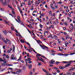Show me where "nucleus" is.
Here are the masks:
<instances>
[{
  "mask_svg": "<svg viewBox=\"0 0 75 75\" xmlns=\"http://www.w3.org/2000/svg\"><path fill=\"white\" fill-rule=\"evenodd\" d=\"M1 10L2 11H4V10H5L4 9V8H1Z\"/></svg>",
  "mask_w": 75,
  "mask_h": 75,
  "instance_id": "nucleus-45",
  "label": "nucleus"
},
{
  "mask_svg": "<svg viewBox=\"0 0 75 75\" xmlns=\"http://www.w3.org/2000/svg\"><path fill=\"white\" fill-rule=\"evenodd\" d=\"M63 74H64V73H61L59 75H62Z\"/></svg>",
  "mask_w": 75,
  "mask_h": 75,
  "instance_id": "nucleus-63",
  "label": "nucleus"
},
{
  "mask_svg": "<svg viewBox=\"0 0 75 75\" xmlns=\"http://www.w3.org/2000/svg\"><path fill=\"white\" fill-rule=\"evenodd\" d=\"M51 52H54V53L56 52V51H54V50H51Z\"/></svg>",
  "mask_w": 75,
  "mask_h": 75,
  "instance_id": "nucleus-28",
  "label": "nucleus"
},
{
  "mask_svg": "<svg viewBox=\"0 0 75 75\" xmlns=\"http://www.w3.org/2000/svg\"><path fill=\"white\" fill-rule=\"evenodd\" d=\"M33 72H35V69H34V68H33Z\"/></svg>",
  "mask_w": 75,
  "mask_h": 75,
  "instance_id": "nucleus-48",
  "label": "nucleus"
},
{
  "mask_svg": "<svg viewBox=\"0 0 75 75\" xmlns=\"http://www.w3.org/2000/svg\"><path fill=\"white\" fill-rule=\"evenodd\" d=\"M52 10H54V9L55 10V8H54V6H51Z\"/></svg>",
  "mask_w": 75,
  "mask_h": 75,
  "instance_id": "nucleus-17",
  "label": "nucleus"
},
{
  "mask_svg": "<svg viewBox=\"0 0 75 75\" xmlns=\"http://www.w3.org/2000/svg\"><path fill=\"white\" fill-rule=\"evenodd\" d=\"M28 64H31V63H32V62H31V61H29L28 62Z\"/></svg>",
  "mask_w": 75,
  "mask_h": 75,
  "instance_id": "nucleus-47",
  "label": "nucleus"
},
{
  "mask_svg": "<svg viewBox=\"0 0 75 75\" xmlns=\"http://www.w3.org/2000/svg\"><path fill=\"white\" fill-rule=\"evenodd\" d=\"M21 42L22 43H24V42H25L24 41L22 40H21Z\"/></svg>",
  "mask_w": 75,
  "mask_h": 75,
  "instance_id": "nucleus-27",
  "label": "nucleus"
},
{
  "mask_svg": "<svg viewBox=\"0 0 75 75\" xmlns=\"http://www.w3.org/2000/svg\"><path fill=\"white\" fill-rule=\"evenodd\" d=\"M11 50H8V51H7V52L8 53H10V52Z\"/></svg>",
  "mask_w": 75,
  "mask_h": 75,
  "instance_id": "nucleus-32",
  "label": "nucleus"
},
{
  "mask_svg": "<svg viewBox=\"0 0 75 75\" xmlns=\"http://www.w3.org/2000/svg\"><path fill=\"white\" fill-rule=\"evenodd\" d=\"M28 67L29 69H31V68H32V64L28 65Z\"/></svg>",
  "mask_w": 75,
  "mask_h": 75,
  "instance_id": "nucleus-7",
  "label": "nucleus"
},
{
  "mask_svg": "<svg viewBox=\"0 0 75 75\" xmlns=\"http://www.w3.org/2000/svg\"><path fill=\"white\" fill-rule=\"evenodd\" d=\"M41 47H42V48L43 49H44V50H45V47H44V45H43V46H41Z\"/></svg>",
  "mask_w": 75,
  "mask_h": 75,
  "instance_id": "nucleus-41",
  "label": "nucleus"
},
{
  "mask_svg": "<svg viewBox=\"0 0 75 75\" xmlns=\"http://www.w3.org/2000/svg\"><path fill=\"white\" fill-rule=\"evenodd\" d=\"M8 7H9V8H10L11 10H13V7H12V6L8 5Z\"/></svg>",
  "mask_w": 75,
  "mask_h": 75,
  "instance_id": "nucleus-6",
  "label": "nucleus"
},
{
  "mask_svg": "<svg viewBox=\"0 0 75 75\" xmlns=\"http://www.w3.org/2000/svg\"><path fill=\"white\" fill-rule=\"evenodd\" d=\"M49 14H50V15L51 16H52V12H51V11H50L49 12Z\"/></svg>",
  "mask_w": 75,
  "mask_h": 75,
  "instance_id": "nucleus-10",
  "label": "nucleus"
},
{
  "mask_svg": "<svg viewBox=\"0 0 75 75\" xmlns=\"http://www.w3.org/2000/svg\"><path fill=\"white\" fill-rule=\"evenodd\" d=\"M2 5H4V6H6L7 5V2L6 1V0H4V2L2 4Z\"/></svg>",
  "mask_w": 75,
  "mask_h": 75,
  "instance_id": "nucleus-2",
  "label": "nucleus"
},
{
  "mask_svg": "<svg viewBox=\"0 0 75 75\" xmlns=\"http://www.w3.org/2000/svg\"><path fill=\"white\" fill-rule=\"evenodd\" d=\"M21 62H22V63H24V61L23 60H21Z\"/></svg>",
  "mask_w": 75,
  "mask_h": 75,
  "instance_id": "nucleus-55",
  "label": "nucleus"
},
{
  "mask_svg": "<svg viewBox=\"0 0 75 75\" xmlns=\"http://www.w3.org/2000/svg\"><path fill=\"white\" fill-rule=\"evenodd\" d=\"M53 68H54V69H58V68H57V67H53Z\"/></svg>",
  "mask_w": 75,
  "mask_h": 75,
  "instance_id": "nucleus-35",
  "label": "nucleus"
},
{
  "mask_svg": "<svg viewBox=\"0 0 75 75\" xmlns=\"http://www.w3.org/2000/svg\"><path fill=\"white\" fill-rule=\"evenodd\" d=\"M3 33H4V34H5V35H6V34H7V31L5 30H3Z\"/></svg>",
  "mask_w": 75,
  "mask_h": 75,
  "instance_id": "nucleus-8",
  "label": "nucleus"
},
{
  "mask_svg": "<svg viewBox=\"0 0 75 75\" xmlns=\"http://www.w3.org/2000/svg\"><path fill=\"white\" fill-rule=\"evenodd\" d=\"M63 62V63H68V62H65V61H63V62Z\"/></svg>",
  "mask_w": 75,
  "mask_h": 75,
  "instance_id": "nucleus-53",
  "label": "nucleus"
},
{
  "mask_svg": "<svg viewBox=\"0 0 75 75\" xmlns=\"http://www.w3.org/2000/svg\"><path fill=\"white\" fill-rule=\"evenodd\" d=\"M14 28L13 27H11V30H13V31H14Z\"/></svg>",
  "mask_w": 75,
  "mask_h": 75,
  "instance_id": "nucleus-26",
  "label": "nucleus"
},
{
  "mask_svg": "<svg viewBox=\"0 0 75 75\" xmlns=\"http://www.w3.org/2000/svg\"><path fill=\"white\" fill-rule=\"evenodd\" d=\"M18 34L19 36V37H21V38H22V36H21V35H20V33H18Z\"/></svg>",
  "mask_w": 75,
  "mask_h": 75,
  "instance_id": "nucleus-15",
  "label": "nucleus"
},
{
  "mask_svg": "<svg viewBox=\"0 0 75 75\" xmlns=\"http://www.w3.org/2000/svg\"><path fill=\"white\" fill-rule=\"evenodd\" d=\"M42 69L43 71H44L45 72H46V73H47V71L45 70V69Z\"/></svg>",
  "mask_w": 75,
  "mask_h": 75,
  "instance_id": "nucleus-20",
  "label": "nucleus"
},
{
  "mask_svg": "<svg viewBox=\"0 0 75 75\" xmlns=\"http://www.w3.org/2000/svg\"><path fill=\"white\" fill-rule=\"evenodd\" d=\"M37 42H38V43H42L41 42V41H40V40H38L37 41Z\"/></svg>",
  "mask_w": 75,
  "mask_h": 75,
  "instance_id": "nucleus-16",
  "label": "nucleus"
},
{
  "mask_svg": "<svg viewBox=\"0 0 75 75\" xmlns=\"http://www.w3.org/2000/svg\"><path fill=\"white\" fill-rule=\"evenodd\" d=\"M18 10H19V11H20V10H21V8H20V7H19V6H18Z\"/></svg>",
  "mask_w": 75,
  "mask_h": 75,
  "instance_id": "nucleus-46",
  "label": "nucleus"
},
{
  "mask_svg": "<svg viewBox=\"0 0 75 75\" xmlns=\"http://www.w3.org/2000/svg\"><path fill=\"white\" fill-rule=\"evenodd\" d=\"M28 4V6H30L31 4V3H29Z\"/></svg>",
  "mask_w": 75,
  "mask_h": 75,
  "instance_id": "nucleus-60",
  "label": "nucleus"
},
{
  "mask_svg": "<svg viewBox=\"0 0 75 75\" xmlns=\"http://www.w3.org/2000/svg\"><path fill=\"white\" fill-rule=\"evenodd\" d=\"M0 61H1L2 62H3V63L1 64L2 66H5V65H8L6 63V61H4L3 60H2V59L0 58Z\"/></svg>",
  "mask_w": 75,
  "mask_h": 75,
  "instance_id": "nucleus-1",
  "label": "nucleus"
},
{
  "mask_svg": "<svg viewBox=\"0 0 75 75\" xmlns=\"http://www.w3.org/2000/svg\"><path fill=\"white\" fill-rule=\"evenodd\" d=\"M51 62H55V61L54 60V59L51 60Z\"/></svg>",
  "mask_w": 75,
  "mask_h": 75,
  "instance_id": "nucleus-43",
  "label": "nucleus"
},
{
  "mask_svg": "<svg viewBox=\"0 0 75 75\" xmlns=\"http://www.w3.org/2000/svg\"><path fill=\"white\" fill-rule=\"evenodd\" d=\"M53 23L54 25H55V21H53Z\"/></svg>",
  "mask_w": 75,
  "mask_h": 75,
  "instance_id": "nucleus-61",
  "label": "nucleus"
},
{
  "mask_svg": "<svg viewBox=\"0 0 75 75\" xmlns=\"http://www.w3.org/2000/svg\"><path fill=\"white\" fill-rule=\"evenodd\" d=\"M8 32H9V33H10L11 34L12 33H13V32L11 31V30H8Z\"/></svg>",
  "mask_w": 75,
  "mask_h": 75,
  "instance_id": "nucleus-21",
  "label": "nucleus"
},
{
  "mask_svg": "<svg viewBox=\"0 0 75 75\" xmlns=\"http://www.w3.org/2000/svg\"><path fill=\"white\" fill-rule=\"evenodd\" d=\"M50 54L51 55H55V54L53 53H50Z\"/></svg>",
  "mask_w": 75,
  "mask_h": 75,
  "instance_id": "nucleus-13",
  "label": "nucleus"
},
{
  "mask_svg": "<svg viewBox=\"0 0 75 75\" xmlns=\"http://www.w3.org/2000/svg\"><path fill=\"white\" fill-rule=\"evenodd\" d=\"M15 31H16V33H17V34H18V31H17V30H16V29H15Z\"/></svg>",
  "mask_w": 75,
  "mask_h": 75,
  "instance_id": "nucleus-44",
  "label": "nucleus"
},
{
  "mask_svg": "<svg viewBox=\"0 0 75 75\" xmlns=\"http://www.w3.org/2000/svg\"><path fill=\"white\" fill-rule=\"evenodd\" d=\"M56 63H55V64H56V65H58V63H60V62H56Z\"/></svg>",
  "mask_w": 75,
  "mask_h": 75,
  "instance_id": "nucleus-18",
  "label": "nucleus"
},
{
  "mask_svg": "<svg viewBox=\"0 0 75 75\" xmlns=\"http://www.w3.org/2000/svg\"><path fill=\"white\" fill-rule=\"evenodd\" d=\"M50 64H54V63L52 62H50Z\"/></svg>",
  "mask_w": 75,
  "mask_h": 75,
  "instance_id": "nucleus-42",
  "label": "nucleus"
},
{
  "mask_svg": "<svg viewBox=\"0 0 75 75\" xmlns=\"http://www.w3.org/2000/svg\"><path fill=\"white\" fill-rule=\"evenodd\" d=\"M25 62H28V59H25Z\"/></svg>",
  "mask_w": 75,
  "mask_h": 75,
  "instance_id": "nucleus-54",
  "label": "nucleus"
},
{
  "mask_svg": "<svg viewBox=\"0 0 75 75\" xmlns=\"http://www.w3.org/2000/svg\"><path fill=\"white\" fill-rule=\"evenodd\" d=\"M12 13L13 14V15H14V14H14V13H15V12H14V11H12Z\"/></svg>",
  "mask_w": 75,
  "mask_h": 75,
  "instance_id": "nucleus-24",
  "label": "nucleus"
},
{
  "mask_svg": "<svg viewBox=\"0 0 75 75\" xmlns=\"http://www.w3.org/2000/svg\"><path fill=\"white\" fill-rule=\"evenodd\" d=\"M69 37V36H68V35H67L66 36V39H67V38L69 39V38H68Z\"/></svg>",
  "mask_w": 75,
  "mask_h": 75,
  "instance_id": "nucleus-23",
  "label": "nucleus"
},
{
  "mask_svg": "<svg viewBox=\"0 0 75 75\" xmlns=\"http://www.w3.org/2000/svg\"><path fill=\"white\" fill-rule=\"evenodd\" d=\"M6 54H4L3 55V57H6Z\"/></svg>",
  "mask_w": 75,
  "mask_h": 75,
  "instance_id": "nucleus-56",
  "label": "nucleus"
},
{
  "mask_svg": "<svg viewBox=\"0 0 75 75\" xmlns=\"http://www.w3.org/2000/svg\"><path fill=\"white\" fill-rule=\"evenodd\" d=\"M53 75H56V74H57V73L55 72L54 73V72H53Z\"/></svg>",
  "mask_w": 75,
  "mask_h": 75,
  "instance_id": "nucleus-59",
  "label": "nucleus"
},
{
  "mask_svg": "<svg viewBox=\"0 0 75 75\" xmlns=\"http://www.w3.org/2000/svg\"><path fill=\"white\" fill-rule=\"evenodd\" d=\"M41 61H42V62H45V61H44V59H41V60H40Z\"/></svg>",
  "mask_w": 75,
  "mask_h": 75,
  "instance_id": "nucleus-31",
  "label": "nucleus"
},
{
  "mask_svg": "<svg viewBox=\"0 0 75 75\" xmlns=\"http://www.w3.org/2000/svg\"><path fill=\"white\" fill-rule=\"evenodd\" d=\"M28 60L29 61H31V59H30V58H28Z\"/></svg>",
  "mask_w": 75,
  "mask_h": 75,
  "instance_id": "nucleus-33",
  "label": "nucleus"
},
{
  "mask_svg": "<svg viewBox=\"0 0 75 75\" xmlns=\"http://www.w3.org/2000/svg\"><path fill=\"white\" fill-rule=\"evenodd\" d=\"M41 54H40L37 53L36 57L37 58H40V57H41Z\"/></svg>",
  "mask_w": 75,
  "mask_h": 75,
  "instance_id": "nucleus-3",
  "label": "nucleus"
},
{
  "mask_svg": "<svg viewBox=\"0 0 75 75\" xmlns=\"http://www.w3.org/2000/svg\"><path fill=\"white\" fill-rule=\"evenodd\" d=\"M26 44L28 45H29V46L30 47H31L30 45V44H29L28 42H26Z\"/></svg>",
  "mask_w": 75,
  "mask_h": 75,
  "instance_id": "nucleus-19",
  "label": "nucleus"
},
{
  "mask_svg": "<svg viewBox=\"0 0 75 75\" xmlns=\"http://www.w3.org/2000/svg\"><path fill=\"white\" fill-rule=\"evenodd\" d=\"M26 50H27V51L28 50L29 52H31V51L30 50H29L28 49H26Z\"/></svg>",
  "mask_w": 75,
  "mask_h": 75,
  "instance_id": "nucleus-36",
  "label": "nucleus"
},
{
  "mask_svg": "<svg viewBox=\"0 0 75 75\" xmlns=\"http://www.w3.org/2000/svg\"><path fill=\"white\" fill-rule=\"evenodd\" d=\"M6 58L7 59L9 58V56H8V55H7L6 56Z\"/></svg>",
  "mask_w": 75,
  "mask_h": 75,
  "instance_id": "nucleus-50",
  "label": "nucleus"
},
{
  "mask_svg": "<svg viewBox=\"0 0 75 75\" xmlns=\"http://www.w3.org/2000/svg\"><path fill=\"white\" fill-rule=\"evenodd\" d=\"M19 72H18V71H17L16 74H18V75H19V74H20V73Z\"/></svg>",
  "mask_w": 75,
  "mask_h": 75,
  "instance_id": "nucleus-52",
  "label": "nucleus"
},
{
  "mask_svg": "<svg viewBox=\"0 0 75 75\" xmlns=\"http://www.w3.org/2000/svg\"><path fill=\"white\" fill-rule=\"evenodd\" d=\"M41 64L40 63H38V66H40V65H41Z\"/></svg>",
  "mask_w": 75,
  "mask_h": 75,
  "instance_id": "nucleus-38",
  "label": "nucleus"
},
{
  "mask_svg": "<svg viewBox=\"0 0 75 75\" xmlns=\"http://www.w3.org/2000/svg\"><path fill=\"white\" fill-rule=\"evenodd\" d=\"M30 21H33V22H34V20L33 19H31L30 20Z\"/></svg>",
  "mask_w": 75,
  "mask_h": 75,
  "instance_id": "nucleus-40",
  "label": "nucleus"
},
{
  "mask_svg": "<svg viewBox=\"0 0 75 75\" xmlns=\"http://www.w3.org/2000/svg\"><path fill=\"white\" fill-rule=\"evenodd\" d=\"M30 74L31 75H33V72H32V71L30 72Z\"/></svg>",
  "mask_w": 75,
  "mask_h": 75,
  "instance_id": "nucleus-62",
  "label": "nucleus"
},
{
  "mask_svg": "<svg viewBox=\"0 0 75 75\" xmlns=\"http://www.w3.org/2000/svg\"><path fill=\"white\" fill-rule=\"evenodd\" d=\"M25 69V66H24L23 68V70L24 71Z\"/></svg>",
  "mask_w": 75,
  "mask_h": 75,
  "instance_id": "nucleus-49",
  "label": "nucleus"
},
{
  "mask_svg": "<svg viewBox=\"0 0 75 75\" xmlns=\"http://www.w3.org/2000/svg\"><path fill=\"white\" fill-rule=\"evenodd\" d=\"M53 37H55V38H58V37L57 36H55V35H53Z\"/></svg>",
  "mask_w": 75,
  "mask_h": 75,
  "instance_id": "nucleus-29",
  "label": "nucleus"
},
{
  "mask_svg": "<svg viewBox=\"0 0 75 75\" xmlns=\"http://www.w3.org/2000/svg\"><path fill=\"white\" fill-rule=\"evenodd\" d=\"M64 34H65V35H67V34H67V33L65 32L64 33Z\"/></svg>",
  "mask_w": 75,
  "mask_h": 75,
  "instance_id": "nucleus-64",
  "label": "nucleus"
},
{
  "mask_svg": "<svg viewBox=\"0 0 75 75\" xmlns=\"http://www.w3.org/2000/svg\"><path fill=\"white\" fill-rule=\"evenodd\" d=\"M57 6L58 5H57V4H55L54 5L55 8H57V7H57Z\"/></svg>",
  "mask_w": 75,
  "mask_h": 75,
  "instance_id": "nucleus-14",
  "label": "nucleus"
},
{
  "mask_svg": "<svg viewBox=\"0 0 75 75\" xmlns=\"http://www.w3.org/2000/svg\"><path fill=\"white\" fill-rule=\"evenodd\" d=\"M18 72H21V70L20 69L18 71Z\"/></svg>",
  "mask_w": 75,
  "mask_h": 75,
  "instance_id": "nucleus-37",
  "label": "nucleus"
},
{
  "mask_svg": "<svg viewBox=\"0 0 75 75\" xmlns=\"http://www.w3.org/2000/svg\"><path fill=\"white\" fill-rule=\"evenodd\" d=\"M27 57H30V56H29V53H28L27 54Z\"/></svg>",
  "mask_w": 75,
  "mask_h": 75,
  "instance_id": "nucleus-51",
  "label": "nucleus"
},
{
  "mask_svg": "<svg viewBox=\"0 0 75 75\" xmlns=\"http://www.w3.org/2000/svg\"><path fill=\"white\" fill-rule=\"evenodd\" d=\"M67 75H71L72 74V73L71 71H69V72H67Z\"/></svg>",
  "mask_w": 75,
  "mask_h": 75,
  "instance_id": "nucleus-5",
  "label": "nucleus"
},
{
  "mask_svg": "<svg viewBox=\"0 0 75 75\" xmlns=\"http://www.w3.org/2000/svg\"><path fill=\"white\" fill-rule=\"evenodd\" d=\"M65 67H69V66L68 64H67V65H65Z\"/></svg>",
  "mask_w": 75,
  "mask_h": 75,
  "instance_id": "nucleus-58",
  "label": "nucleus"
},
{
  "mask_svg": "<svg viewBox=\"0 0 75 75\" xmlns=\"http://www.w3.org/2000/svg\"><path fill=\"white\" fill-rule=\"evenodd\" d=\"M43 46L45 48H46V49H48V47L46 46L45 45H43Z\"/></svg>",
  "mask_w": 75,
  "mask_h": 75,
  "instance_id": "nucleus-30",
  "label": "nucleus"
},
{
  "mask_svg": "<svg viewBox=\"0 0 75 75\" xmlns=\"http://www.w3.org/2000/svg\"><path fill=\"white\" fill-rule=\"evenodd\" d=\"M69 62H72V63H73V62H75V60L74 61H69Z\"/></svg>",
  "mask_w": 75,
  "mask_h": 75,
  "instance_id": "nucleus-22",
  "label": "nucleus"
},
{
  "mask_svg": "<svg viewBox=\"0 0 75 75\" xmlns=\"http://www.w3.org/2000/svg\"><path fill=\"white\" fill-rule=\"evenodd\" d=\"M3 59L4 60V61H6H6H7L6 60V58L4 57H3Z\"/></svg>",
  "mask_w": 75,
  "mask_h": 75,
  "instance_id": "nucleus-39",
  "label": "nucleus"
},
{
  "mask_svg": "<svg viewBox=\"0 0 75 75\" xmlns=\"http://www.w3.org/2000/svg\"><path fill=\"white\" fill-rule=\"evenodd\" d=\"M11 59H15V57H14V55L13 54L11 55Z\"/></svg>",
  "mask_w": 75,
  "mask_h": 75,
  "instance_id": "nucleus-4",
  "label": "nucleus"
},
{
  "mask_svg": "<svg viewBox=\"0 0 75 75\" xmlns=\"http://www.w3.org/2000/svg\"><path fill=\"white\" fill-rule=\"evenodd\" d=\"M17 18L18 21H21V20H20V17L19 16H17Z\"/></svg>",
  "mask_w": 75,
  "mask_h": 75,
  "instance_id": "nucleus-9",
  "label": "nucleus"
},
{
  "mask_svg": "<svg viewBox=\"0 0 75 75\" xmlns=\"http://www.w3.org/2000/svg\"><path fill=\"white\" fill-rule=\"evenodd\" d=\"M4 42H5V43H7V41L6 40H4Z\"/></svg>",
  "mask_w": 75,
  "mask_h": 75,
  "instance_id": "nucleus-57",
  "label": "nucleus"
},
{
  "mask_svg": "<svg viewBox=\"0 0 75 75\" xmlns=\"http://www.w3.org/2000/svg\"><path fill=\"white\" fill-rule=\"evenodd\" d=\"M40 16H44V13H42L40 15Z\"/></svg>",
  "mask_w": 75,
  "mask_h": 75,
  "instance_id": "nucleus-34",
  "label": "nucleus"
},
{
  "mask_svg": "<svg viewBox=\"0 0 75 75\" xmlns=\"http://www.w3.org/2000/svg\"><path fill=\"white\" fill-rule=\"evenodd\" d=\"M74 69H75V67H74V68H72L70 69H69V71H71H71H73V70H74Z\"/></svg>",
  "mask_w": 75,
  "mask_h": 75,
  "instance_id": "nucleus-12",
  "label": "nucleus"
},
{
  "mask_svg": "<svg viewBox=\"0 0 75 75\" xmlns=\"http://www.w3.org/2000/svg\"><path fill=\"white\" fill-rule=\"evenodd\" d=\"M59 69H64V67H59Z\"/></svg>",
  "mask_w": 75,
  "mask_h": 75,
  "instance_id": "nucleus-11",
  "label": "nucleus"
},
{
  "mask_svg": "<svg viewBox=\"0 0 75 75\" xmlns=\"http://www.w3.org/2000/svg\"><path fill=\"white\" fill-rule=\"evenodd\" d=\"M70 62H68V64H67V65L69 66V65H71V63H70Z\"/></svg>",
  "mask_w": 75,
  "mask_h": 75,
  "instance_id": "nucleus-25",
  "label": "nucleus"
}]
</instances>
